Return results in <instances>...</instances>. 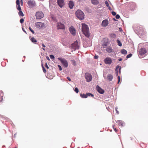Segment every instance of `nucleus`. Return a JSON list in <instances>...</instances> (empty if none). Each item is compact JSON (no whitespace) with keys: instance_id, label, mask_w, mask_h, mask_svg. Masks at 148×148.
Masks as SVG:
<instances>
[{"instance_id":"nucleus-41","label":"nucleus","mask_w":148,"mask_h":148,"mask_svg":"<svg viewBox=\"0 0 148 148\" xmlns=\"http://www.w3.org/2000/svg\"><path fill=\"white\" fill-rule=\"evenodd\" d=\"M112 14L113 16H115L116 15V13L115 12L112 11Z\"/></svg>"},{"instance_id":"nucleus-21","label":"nucleus","mask_w":148,"mask_h":148,"mask_svg":"<svg viewBox=\"0 0 148 148\" xmlns=\"http://www.w3.org/2000/svg\"><path fill=\"white\" fill-rule=\"evenodd\" d=\"M106 51L108 53H111L112 51V49L110 47H108L106 49Z\"/></svg>"},{"instance_id":"nucleus-59","label":"nucleus","mask_w":148,"mask_h":148,"mask_svg":"<svg viewBox=\"0 0 148 148\" xmlns=\"http://www.w3.org/2000/svg\"><path fill=\"white\" fill-rule=\"evenodd\" d=\"M113 19H114V21H117V20H116L114 18Z\"/></svg>"},{"instance_id":"nucleus-48","label":"nucleus","mask_w":148,"mask_h":148,"mask_svg":"<svg viewBox=\"0 0 148 148\" xmlns=\"http://www.w3.org/2000/svg\"><path fill=\"white\" fill-rule=\"evenodd\" d=\"M107 46V44H104L103 45V47H105Z\"/></svg>"},{"instance_id":"nucleus-46","label":"nucleus","mask_w":148,"mask_h":148,"mask_svg":"<svg viewBox=\"0 0 148 148\" xmlns=\"http://www.w3.org/2000/svg\"><path fill=\"white\" fill-rule=\"evenodd\" d=\"M72 62L73 63V64L74 65H76V62L75 60H72Z\"/></svg>"},{"instance_id":"nucleus-5","label":"nucleus","mask_w":148,"mask_h":148,"mask_svg":"<svg viewBox=\"0 0 148 148\" xmlns=\"http://www.w3.org/2000/svg\"><path fill=\"white\" fill-rule=\"evenodd\" d=\"M44 14L41 12H37L36 14V18L37 19H40L44 16Z\"/></svg>"},{"instance_id":"nucleus-49","label":"nucleus","mask_w":148,"mask_h":148,"mask_svg":"<svg viewBox=\"0 0 148 148\" xmlns=\"http://www.w3.org/2000/svg\"><path fill=\"white\" fill-rule=\"evenodd\" d=\"M108 7L110 10H112V9H111V8L109 6Z\"/></svg>"},{"instance_id":"nucleus-13","label":"nucleus","mask_w":148,"mask_h":148,"mask_svg":"<svg viewBox=\"0 0 148 148\" xmlns=\"http://www.w3.org/2000/svg\"><path fill=\"white\" fill-rule=\"evenodd\" d=\"M96 88L97 91L99 93L102 94L104 93V90L99 87L98 85L97 86Z\"/></svg>"},{"instance_id":"nucleus-11","label":"nucleus","mask_w":148,"mask_h":148,"mask_svg":"<svg viewBox=\"0 0 148 148\" xmlns=\"http://www.w3.org/2000/svg\"><path fill=\"white\" fill-rule=\"evenodd\" d=\"M104 62L107 64H110L112 62L111 59L109 57L106 58L104 60Z\"/></svg>"},{"instance_id":"nucleus-26","label":"nucleus","mask_w":148,"mask_h":148,"mask_svg":"<svg viewBox=\"0 0 148 148\" xmlns=\"http://www.w3.org/2000/svg\"><path fill=\"white\" fill-rule=\"evenodd\" d=\"M18 15L20 16H23L24 14L21 10H20L18 12Z\"/></svg>"},{"instance_id":"nucleus-54","label":"nucleus","mask_w":148,"mask_h":148,"mask_svg":"<svg viewBox=\"0 0 148 148\" xmlns=\"http://www.w3.org/2000/svg\"><path fill=\"white\" fill-rule=\"evenodd\" d=\"M114 131L116 132L117 131V130L116 129V128H114Z\"/></svg>"},{"instance_id":"nucleus-43","label":"nucleus","mask_w":148,"mask_h":148,"mask_svg":"<svg viewBox=\"0 0 148 148\" xmlns=\"http://www.w3.org/2000/svg\"><path fill=\"white\" fill-rule=\"evenodd\" d=\"M118 83L119 84L120 81V76H119L118 77Z\"/></svg>"},{"instance_id":"nucleus-44","label":"nucleus","mask_w":148,"mask_h":148,"mask_svg":"<svg viewBox=\"0 0 148 148\" xmlns=\"http://www.w3.org/2000/svg\"><path fill=\"white\" fill-rule=\"evenodd\" d=\"M117 109H118V108L117 107H116L115 108V110L116 111V113H117V114H119V111L117 110Z\"/></svg>"},{"instance_id":"nucleus-2","label":"nucleus","mask_w":148,"mask_h":148,"mask_svg":"<svg viewBox=\"0 0 148 148\" xmlns=\"http://www.w3.org/2000/svg\"><path fill=\"white\" fill-rule=\"evenodd\" d=\"M75 14L76 16L80 20L83 19L84 18V14L81 10H78L75 12Z\"/></svg>"},{"instance_id":"nucleus-16","label":"nucleus","mask_w":148,"mask_h":148,"mask_svg":"<svg viewBox=\"0 0 148 148\" xmlns=\"http://www.w3.org/2000/svg\"><path fill=\"white\" fill-rule=\"evenodd\" d=\"M91 2L95 5H97L99 3V0H91Z\"/></svg>"},{"instance_id":"nucleus-25","label":"nucleus","mask_w":148,"mask_h":148,"mask_svg":"<svg viewBox=\"0 0 148 148\" xmlns=\"http://www.w3.org/2000/svg\"><path fill=\"white\" fill-rule=\"evenodd\" d=\"M31 40L32 42L34 43H35L37 42L36 40L34 37L32 38Z\"/></svg>"},{"instance_id":"nucleus-52","label":"nucleus","mask_w":148,"mask_h":148,"mask_svg":"<svg viewBox=\"0 0 148 148\" xmlns=\"http://www.w3.org/2000/svg\"><path fill=\"white\" fill-rule=\"evenodd\" d=\"M46 58L48 60H50V59L48 56H47L46 57Z\"/></svg>"},{"instance_id":"nucleus-1","label":"nucleus","mask_w":148,"mask_h":148,"mask_svg":"<svg viewBox=\"0 0 148 148\" xmlns=\"http://www.w3.org/2000/svg\"><path fill=\"white\" fill-rule=\"evenodd\" d=\"M82 31L83 34L87 37L90 36V34L88 26L84 23L82 24Z\"/></svg>"},{"instance_id":"nucleus-50","label":"nucleus","mask_w":148,"mask_h":148,"mask_svg":"<svg viewBox=\"0 0 148 148\" xmlns=\"http://www.w3.org/2000/svg\"><path fill=\"white\" fill-rule=\"evenodd\" d=\"M42 46L44 47H46L45 45L44 44H42Z\"/></svg>"},{"instance_id":"nucleus-47","label":"nucleus","mask_w":148,"mask_h":148,"mask_svg":"<svg viewBox=\"0 0 148 148\" xmlns=\"http://www.w3.org/2000/svg\"><path fill=\"white\" fill-rule=\"evenodd\" d=\"M98 56H95L94 57V58L96 59H97L98 58Z\"/></svg>"},{"instance_id":"nucleus-31","label":"nucleus","mask_w":148,"mask_h":148,"mask_svg":"<svg viewBox=\"0 0 148 148\" xmlns=\"http://www.w3.org/2000/svg\"><path fill=\"white\" fill-rule=\"evenodd\" d=\"M17 8L19 11L21 10V8L20 5H17Z\"/></svg>"},{"instance_id":"nucleus-17","label":"nucleus","mask_w":148,"mask_h":148,"mask_svg":"<svg viewBox=\"0 0 148 148\" xmlns=\"http://www.w3.org/2000/svg\"><path fill=\"white\" fill-rule=\"evenodd\" d=\"M119 69V73H121V67L119 66H116V69H115V71H116V75H118V69Z\"/></svg>"},{"instance_id":"nucleus-6","label":"nucleus","mask_w":148,"mask_h":148,"mask_svg":"<svg viewBox=\"0 0 148 148\" xmlns=\"http://www.w3.org/2000/svg\"><path fill=\"white\" fill-rule=\"evenodd\" d=\"M85 78L87 82H89L91 81L92 79V77L91 75L88 73H86L85 75Z\"/></svg>"},{"instance_id":"nucleus-12","label":"nucleus","mask_w":148,"mask_h":148,"mask_svg":"<svg viewBox=\"0 0 148 148\" xmlns=\"http://www.w3.org/2000/svg\"><path fill=\"white\" fill-rule=\"evenodd\" d=\"M57 3L60 8H62L64 5V0H57Z\"/></svg>"},{"instance_id":"nucleus-7","label":"nucleus","mask_w":148,"mask_h":148,"mask_svg":"<svg viewBox=\"0 0 148 148\" xmlns=\"http://www.w3.org/2000/svg\"><path fill=\"white\" fill-rule=\"evenodd\" d=\"M27 4L29 7L31 8L36 6L35 2L34 1H28L27 2Z\"/></svg>"},{"instance_id":"nucleus-38","label":"nucleus","mask_w":148,"mask_h":148,"mask_svg":"<svg viewBox=\"0 0 148 148\" xmlns=\"http://www.w3.org/2000/svg\"><path fill=\"white\" fill-rule=\"evenodd\" d=\"M105 3L106 6H107V7H108L109 6V5L107 1H106L105 2Z\"/></svg>"},{"instance_id":"nucleus-28","label":"nucleus","mask_w":148,"mask_h":148,"mask_svg":"<svg viewBox=\"0 0 148 148\" xmlns=\"http://www.w3.org/2000/svg\"><path fill=\"white\" fill-rule=\"evenodd\" d=\"M110 37L113 38H115L116 37V35L114 34H112L110 35Z\"/></svg>"},{"instance_id":"nucleus-61","label":"nucleus","mask_w":148,"mask_h":148,"mask_svg":"<svg viewBox=\"0 0 148 148\" xmlns=\"http://www.w3.org/2000/svg\"><path fill=\"white\" fill-rule=\"evenodd\" d=\"M21 1H22V4H23V2H22V0H21Z\"/></svg>"},{"instance_id":"nucleus-30","label":"nucleus","mask_w":148,"mask_h":148,"mask_svg":"<svg viewBox=\"0 0 148 148\" xmlns=\"http://www.w3.org/2000/svg\"><path fill=\"white\" fill-rule=\"evenodd\" d=\"M132 56V54L131 53H130V54H129L128 55H127V56H126V58H130Z\"/></svg>"},{"instance_id":"nucleus-3","label":"nucleus","mask_w":148,"mask_h":148,"mask_svg":"<svg viewBox=\"0 0 148 148\" xmlns=\"http://www.w3.org/2000/svg\"><path fill=\"white\" fill-rule=\"evenodd\" d=\"M58 59L61 61L62 64L66 68L68 66V62L66 60L60 57L58 58Z\"/></svg>"},{"instance_id":"nucleus-22","label":"nucleus","mask_w":148,"mask_h":148,"mask_svg":"<svg viewBox=\"0 0 148 148\" xmlns=\"http://www.w3.org/2000/svg\"><path fill=\"white\" fill-rule=\"evenodd\" d=\"M3 96V93L1 91H0V102L2 100V97Z\"/></svg>"},{"instance_id":"nucleus-53","label":"nucleus","mask_w":148,"mask_h":148,"mask_svg":"<svg viewBox=\"0 0 148 148\" xmlns=\"http://www.w3.org/2000/svg\"><path fill=\"white\" fill-rule=\"evenodd\" d=\"M122 59L121 58H119L118 59L119 61H122Z\"/></svg>"},{"instance_id":"nucleus-8","label":"nucleus","mask_w":148,"mask_h":148,"mask_svg":"<svg viewBox=\"0 0 148 148\" xmlns=\"http://www.w3.org/2000/svg\"><path fill=\"white\" fill-rule=\"evenodd\" d=\"M58 29H64V25L61 23H58L57 24Z\"/></svg>"},{"instance_id":"nucleus-15","label":"nucleus","mask_w":148,"mask_h":148,"mask_svg":"<svg viewBox=\"0 0 148 148\" xmlns=\"http://www.w3.org/2000/svg\"><path fill=\"white\" fill-rule=\"evenodd\" d=\"M108 24V20L106 19L103 20L102 23V26L103 27L106 26Z\"/></svg>"},{"instance_id":"nucleus-4","label":"nucleus","mask_w":148,"mask_h":148,"mask_svg":"<svg viewBox=\"0 0 148 148\" xmlns=\"http://www.w3.org/2000/svg\"><path fill=\"white\" fill-rule=\"evenodd\" d=\"M37 27L40 29H43L45 27V25L41 22H38L36 23Z\"/></svg>"},{"instance_id":"nucleus-34","label":"nucleus","mask_w":148,"mask_h":148,"mask_svg":"<svg viewBox=\"0 0 148 148\" xmlns=\"http://www.w3.org/2000/svg\"><path fill=\"white\" fill-rule=\"evenodd\" d=\"M142 29V27H140L139 28V29H140V30L138 31V33H139L140 34L141 33H142V31L141 29Z\"/></svg>"},{"instance_id":"nucleus-37","label":"nucleus","mask_w":148,"mask_h":148,"mask_svg":"<svg viewBox=\"0 0 148 148\" xmlns=\"http://www.w3.org/2000/svg\"><path fill=\"white\" fill-rule=\"evenodd\" d=\"M16 3L17 5H20L19 0H17L16 1Z\"/></svg>"},{"instance_id":"nucleus-35","label":"nucleus","mask_w":148,"mask_h":148,"mask_svg":"<svg viewBox=\"0 0 148 148\" xmlns=\"http://www.w3.org/2000/svg\"><path fill=\"white\" fill-rule=\"evenodd\" d=\"M74 91L77 93H78L79 92L78 89L77 88H75V89Z\"/></svg>"},{"instance_id":"nucleus-42","label":"nucleus","mask_w":148,"mask_h":148,"mask_svg":"<svg viewBox=\"0 0 148 148\" xmlns=\"http://www.w3.org/2000/svg\"><path fill=\"white\" fill-rule=\"evenodd\" d=\"M58 66L59 68V70L60 71H61L62 70V68L61 66L60 65H58Z\"/></svg>"},{"instance_id":"nucleus-60","label":"nucleus","mask_w":148,"mask_h":148,"mask_svg":"<svg viewBox=\"0 0 148 148\" xmlns=\"http://www.w3.org/2000/svg\"><path fill=\"white\" fill-rule=\"evenodd\" d=\"M15 134H14V137H15Z\"/></svg>"},{"instance_id":"nucleus-36","label":"nucleus","mask_w":148,"mask_h":148,"mask_svg":"<svg viewBox=\"0 0 148 148\" xmlns=\"http://www.w3.org/2000/svg\"><path fill=\"white\" fill-rule=\"evenodd\" d=\"M29 30L33 34H34V30H33L30 27H29Z\"/></svg>"},{"instance_id":"nucleus-40","label":"nucleus","mask_w":148,"mask_h":148,"mask_svg":"<svg viewBox=\"0 0 148 148\" xmlns=\"http://www.w3.org/2000/svg\"><path fill=\"white\" fill-rule=\"evenodd\" d=\"M115 17L116 19H119L120 18V16L119 14H117L116 15Z\"/></svg>"},{"instance_id":"nucleus-32","label":"nucleus","mask_w":148,"mask_h":148,"mask_svg":"<svg viewBox=\"0 0 148 148\" xmlns=\"http://www.w3.org/2000/svg\"><path fill=\"white\" fill-rule=\"evenodd\" d=\"M50 58L52 59H54L55 57L54 56L52 55H50L49 56Z\"/></svg>"},{"instance_id":"nucleus-29","label":"nucleus","mask_w":148,"mask_h":148,"mask_svg":"<svg viewBox=\"0 0 148 148\" xmlns=\"http://www.w3.org/2000/svg\"><path fill=\"white\" fill-rule=\"evenodd\" d=\"M87 95V97L88 96H91L92 97H93L94 96V95L93 94L90 93H86Z\"/></svg>"},{"instance_id":"nucleus-33","label":"nucleus","mask_w":148,"mask_h":148,"mask_svg":"<svg viewBox=\"0 0 148 148\" xmlns=\"http://www.w3.org/2000/svg\"><path fill=\"white\" fill-rule=\"evenodd\" d=\"M42 65L43 71L44 73H45L46 72V70L45 68H44V67L43 66L42 64Z\"/></svg>"},{"instance_id":"nucleus-45","label":"nucleus","mask_w":148,"mask_h":148,"mask_svg":"<svg viewBox=\"0 0 148 148\" xmlns=\"http://www.w3.org/2000/svg\"><path fill=\"white\" fill-rule=\"evenodd\" d=\"M45 66L46 67L47 69H49V66H48V65H47V63H46L45 64Z\"/></svg>"},{"instance_id":"nucleus-14","label":"nucleus","mask_w":148,"mask_h":148,"mask_svg":"<svg viewBox=\"0 0 148 148\" xmlns=\"http://www.w3.org/2000/svg\"><path fill=\"white\" fill-rule=\"evenodd\" d=\"M147 52L146 49L144 48H142L139 52L140 55H143Z\"/></svg>"},{"instance_id":"nucleus-27","label":"nucleus","mask_w":148,"mask_h":148,"mask_svg":"<svg viewBox=\"0 0 148 148\" xmlns=\"http://www.w3.org/2000/svg\"><path fill=\"white\" fill-rule=\"evenodd\" d=\"M116 42L117 43H118V45L119 46H122V43L119 40H116Z\"/></svg>"},{"instance_id":"nucleus-39","label":"nucleus","mask_w":148,"mask_h":148,"mask_svg":"<svg viewBox=\"0 0 148 148\" xmlns=\"http://www.w3.org/2000/svg\"><path fill=\"white\" fill-rule=\"evenodd\" d=\"M24 21V20L23 18H21L20 21V22L21 23H22Z\"/></svg>"},{"instance_id":"nucleus-58","label":"nucleus","mask_w":148,"mask_h":148,"mask_svg":"<svg viewBox=\"0 0 148 148\" xmlns=\"http://www.w3.org/2000/svg\"><path fill=\"white\" fill-rule=\"evenodd\" d=\"M23 31L26 33L25 31L23 30Z\"/></svg>"},{"instance_id":"nucleus-10","label":"nucleus","mask_w":148,"mask_h":148,"mask_svg":"<svg viewBox=\"0 0 148 148\" xmlns=\"http://www.w3.org/2000/svg\"><path fill=\"white\" fill-rule=\"evenodd\" d=\"M69 30L71 33L73 35H75L76 34V30L73 26H71L69 28Z\"/></svg>"},{"instance_id":"nucleus-9","label":"nucleus","mask_w":148,"mask_h":148,"mask_svg":"<svg viewBox=\"0 0 148 148\" xmlns=\"http://www.w3.org/2000/svg\"><path fill=\"white\" fill-rule=\"evenodd\" d=\"M71 46L72 48L75 50L78 49L79 48V46L78 44V42L77 41L74 42L72 45Z\"/></svg>"},{"instance_id":"nucleus-56","label":"nucleus","mask_w":148,"mask_h":148,"mask_svg":"<svg viewBox=\"0 0 148 148\" xmlns=\"http://www.w3.org/2000/svg\"><path fill=\"white\" fill-rule=\"evenodd\" d=\"M42 49L44 51H45V49L44 48H42Z\"/></svg>"},{"instance_id":"nucleus-62","label":"nucleus","mask_w":148,"mask_h":148,"mask_svg":"<svg viewBox=\"0 0 148 148\" xmlns=\"http://www.w3.org/2000/svg\"><path fill=\"white\" fill-rule=\"evenodd\" d=\"M15 148H16V147H15Z\"/></svg>"},{"instance_id":"nucleus-23","label":"nucleus","mask_w":148,"mask_h":148,"mask_svg":"<svg viewBox=\"0 0 148 148\" xmlns=\"http://www.w3.org/2000/svg\"><path fill=\"white\" fill-rule=\"evenodd\" d=\"M121 53L123 54H126L127 53L126 50L124 49L121 50Z\"/></svg>"},{"instance_id":"nucleus-51","label":"nucleus","mask_w":148,"mask_h":148,"mask_svg":"<svg viewBox=\"0 0 148 148\" xmlns=\"http://www.w3.org/2000/svg\"><path fill=\"white\" fill-rule=\"evenodd\" d=\"M67 79L69 80V81H71V79L70 78V77H67Z\"/></svg>"},{"instance_id":"nucleus-57","label":"nucleus","mask_w":148,"mask_h":148,"mask_svg":"<svg viewBox=\"0 0 148 148\" xmlns=\"http://www.w3.org/2000/svg\"><path fill=\"white\" fill-rule=\"evenodd\" d=\"M52 19H53V20H55V19L53 17H52Z\"/></svg>"},{"instance_id":"nucleus-19","label":"nucleus","mask_w":148,"mask_h":148,"mask_svg":"<svg viewBox=\"0 0 148 148\" xmlns=\"http://www.w3.org/2000/svg\"><path fill=\"white\" fill-rule=\"evenodd\" d=\"M69 7L71 8L72 9L73 8L74 6V3L72 1H69Z\"/></svg>"},{"instance_id":"nucleus-55","label":"nucleus","mask_w":148,"mask_h":148,"mask_svg":"<svg viewBox=\"0 0 148 148\" xmlns=\"http://www.w3.org/2000/svg\"><path fill=\"white\" fill-rule=\"evenodd\" d=\"M119 30H120V31H122V29H121V28H119Z\"/></svg>"},{"instance_id":"nucleus-18","label":"nucleus","mask_w":148,"mask_h":148,"mask_svg":"<svg viewBox=\"0 0 148 148\" xmlns=\"http://www.w3.org/2000/svg\"><path fill=\"white\" fill-rule=\"evenodd\" d=\"M116 122L117 123H118L119 126L121 127L123 126L124 124V122L118 120Z\"/></svg>"},{"instance_id":"nucleus-24","label":"nucleus","mask_w":148,"mask_h":148,"mask_svg":"<svg viewBox=\"0 0 148 148\" xmlns=\"http://www.w3.org/2000/svg\"><path fill=\"white\" fill-rule=\"evenodd\" d=\"M80 96L81 97L83 98H87V95L86 94H80Z\"/></svg>"},{"instance_id":"nucleus-20","label":"nucleus","mask_w":148,"mask_h":148,"mask_svg":"<svg viewBox=\"0 0 148 148\" xmlns=\"http://www.w3.org/2000/svg\"><path fill=\"white\" fill-rule=\"evenodd\" d=\"M107 78L109 81H112L113 78V76L111 74H108L107 76Z\"/></svg>"}]
</instances>
